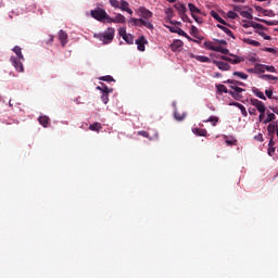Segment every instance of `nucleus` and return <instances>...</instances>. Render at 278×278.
Masks as SVG:
<instances>
[{
  "label": "nucleus",
  "mask_w": 278,
  "mask_h": 278,
  "mask_svg": "<svg viewBox=\"0 0 278 278\" xmlns=\"http://www.w3.org/2000/svg\"><path fill=\"white\" fill-rule=\"evenodd\" d=\"M13 52L15 53L16 56H11L10 62L12 66H14L15 71H17V73H23L25 71V68L23 67V62H25V56L23 55V51L21 47L15 46L13 48Z\"/></svg>",
  "instance_id": "f257e3e1"
},
{
  "label": "nucleus",
  "mask_w": 278,
  "mask_h": 278,
  "mask_svg": "<svg viewBox=\"0 0 278 278\" xmlns=\"http://www.w3.org/2000/svg\"><path fill=\"white\" fill-rule=\"evenodd\" d=\"M90 14L92 16V18H94L96 21H99L100 23H109L110 21V15L108 14V12H105V9L102 8H96L94 10L90 11Z\"/></svg>",
  "instance_id": "f03ea898"
},
{
  "label": "nucleus",
  "mask_w": 278,
  "mask_h": 278,
  "mask_svg": "<svg viewBox=\"0 0 278 278\" xmlns=\"http://www.w3.org/2000/svg\"><path fill=\"white\" fill-rule=\"evenodd\" d=\"M128 23L135 27H146L147 29H153V24L149 20L131 17Z\"/></svg>",
  "instance_id": "7ed1b4c3"
},
{
  "label": "nucleus",
  "mask_w": 278,
  "mask_h": 278,
  "mask_svg": "<svg viewBox=\"0 0 278 278\" xmlns=\"http://www.w3.org/2000/svg\"><path fill=\"white\" fill-rule=\"evenodd\" d=\"M103 45H110L114 40V28H108L103 34L97 36Z\"/></svg>",
  "instance_id": "20e7f679"
},
{
  "label": "nucleus",
  "mask_w": 278,
  "mask_h": 278,
  "mask_svg": "<svg viewBox=\"0 0 278 278\" xmlns=\"http://www.w3.org/2000/svg\"><path fill=\"white\" fill-rule=\"evenodd\" d=\"M250 103H251V105L256 108L257 112H266V104H264V102H262L255 98H252V99H250Z\"/></svg>",
  "instance_id": "39448f33"
},
{
  "label": "nucleus",
  "mask_w": 278,
  "mask_h": 278,
  "mask_svg": "<svg viewBox=\"0 0 278 278\" xmlns=\"http://www.w3.org/2000/svg\"><path fill=\"white\" fill-rule=\"evenodd\" d=\"M135 45H137L138 51H146L144 45H149V41L144 36H140L138 39H136Z\"/></svg>",
  "instance_id": "423d86ee"
},
{
  "label": "nucleus",
  "mask_w": 278,
  "mask_h": 278,
  "mask_svg": "<svg viewBox=\"0 0 278 278\" xmlns=\"http://www.w3.org/2000/svg\"><path fill=\"white\" fill-rule=\"evenodd\" d=\"M138 12L140 13V16H142L146 21H149V18H153V12L144 7H140L138 9Z\"/></svg>",
  "instance_id": "0eeeda50"
},
{
  "label": "nucleus",
  "mask_w": 278,
  "mask_h": 278,
  "mask_svg": "<svg viewBox=\"0 0 278 278\" xmlns=\"http://www.w3.org/2000/svg\"><path fill=\"white\" fill-rule=\"evenodd\" d=\"M213 64H215V66H217V68H219V71H230L231 70V65H229L228 63H225L223 61L213 60Z\"/></svg>",
  "instance_id": "6e6552de"
},
{
  "label": "nucleus",
  "mask_w": 278,
  "mask_h": 278,
  "mask_svg": "<svg viewBox=\"0 0 278 278\" xmlns=\"http://www.w3.org/2000/svg\"><path fill=\"white\" fill-rule=\"evenodd\" d=\"M254 9L256 12H258V14H262L263 16H275V13L271 10H265L260 5H254Z\"/></svg>",
  "instance_id": "1a4fd4ad"
},
{
  "label": "nucleus",
  "mask_w": 278,
  "mask_h": 278,
  "mask_svg": "<svg viewBox=\"0 0 278 278\" xmlns=\"http://www.w3.org/2000/svg\"><path fill=\"white\" fill-rule=\"evenodd\" d=\"M59 40H60L62 47H66V43L68 42V34H66V31L61 29L59 31Z\"/></svg>",
  "instance_id": "9d476101"
},
{
  "label": "nucleus",
  "mask_w": 278,
  "mask_h": 278,
  "mask_svg": "<svg viewBox=\"0 0 278 278\" xmlns=\"http://www.w3.org/2000/svg\"><path fill=\"white\" fill-rule=\"evenodd\" d=\"M38 123L41 124L42 127L47 128L51 123V118H49L47 115H41L38 117Z\"/></svg>",
  "instance_id": "9b49d317"
},
{
  "label": "nucleus",
  "mask_w": 278,
  "mask_h": 278,
  "mask_svg": "<svg viewBox=\"0 0 278 278\" xmlns=\"http://www.w3.org/2000/svg\"><path fill=\"white\" fill-rule=\"evenodd\" d=\"M267 134L270 140H275V134H277V126H275V124H269L267 126Z\"/></svg>",
  "instance_id": "f8f14e48"
},
{
  "label": "nucleus",
  "mask_w": 278,
  "mask_h": 278,
  "mask_svg": "<svg viewBox=\"0 0 278 278\" xmlns=\"http://www.w3.org/2000/svg\"><path fill=\"white\" fill-rule=\"evenodd\" d=\"M126 18L125 15L118 13L115 18H112L109 16V22L108 23H125Z\"/></svg>",
  "instance_id": "ddd939ff"
},
{
  "label": "nucleus",
  "mask_w": 278,
  "mask_h": 278,
  "mask_svg": "<svg viewBox=\"0 0 278 278\" xmlns=\"http://www.w3.org/2000/svg\"><path fill=\"white\" fill-rule=\"evenodd\" d=\"M236 59H231L229 56L222 55L220 60H224V62H229L230 64H240L242 60L240 58L235 56Z\"/></svg>",
  "instance_id": "4468645a"
},
{
  "label": "nucleus",
  "mask_w": 278,
  "mask_h": 278,
  "mask_svg": "<svg viewBox=\"0 0 278 278\" xmlns=\"http://www.w3.org/2000/svg\"><path fill=\"white\" fill-rule=\"evenodd\" d=\"M242 42H244V45H251V47H262L260 41L253 40L251 38H243Z\"/></svg>",
  "instance_id": "2eb2a0df"
},
{
  "label": "nucleus",
  "mask_w": 278,
  "mask_h": 278,
  "mask_svg": "<svg viewBox=\"0 0 278 278\" xmlns=\"http://www.w3.org/2000/svg\"><path fill=\"white\" fill-rule=\"evenodd\" d=\"M211 16L215 18L217 23H220L222 25H227V22L220 17V15L216 11H211Z\"/></svg>",
  "instance_id": "dca6fc26"
},
{
  "label": "nucleus",
  "mask_w": 278,
  "mask_h": 278,
  "mask_svg": "<svg viewBox=\"0 0 278 278\" xmlns=\"http://www.w3.org/2000/svg\"><path fill=\"white\" fill-rule=\"evenodd\" d=\"M252 92L253 94H255V97H257L258 99H262L263 101H266V96H264V92L262 90H260L256 87L252 88Z\"/></svg>",
  "instance_id": "f3484780"
},
{
  "label": "nucleus",
  "mask_w": 278,
  "mask_h": 278,
  "mask_svg": "<svg viewBox=\"0 0 278 278\" xmlns=\"http://www.w3.org/2000/svg\"><path fill=\"white\" fill-rule=\"evenodd\" d=\"M101 129H103V126L99 122H96V123L89 125L90 131H97V134H99V131H101Z\"/></svg>",
  "instance_id": "a211bd4d"
},
{
  "label": "nucleus",
  "mask_w": 278,
  "mask_h": 278,
  "mask_svg": "<svg viewBox=\"0 0 278 278\" xmlns=\"http://www.w3.org/2000/svg\"><path fill=\"white\" fill-rule=\"evenodd\" d=\"M175 10L178 11L179 16H181V14H185L186 12H188V9H186V5L181 4V3H176L174 4Z\"/></svg>",
  "instance_id": "6ab92c4d"
},
{
  "label": "nucleus",
  "mask_w": 278,
  "mask_h": 278,
  "mask_svg": "<svg viewBox=\"0 0 278 278\" xmlns=\"http://www.w3.org/2000/svg\"><path fill=\"white\" fill-rule=\"evenodd\" d=\"M181 47H184V41L181 40H175L172 46L170 49L172 51H179V49H181Z\"/></svg>",
  "instance_id": "aec40b11"
},
{
  "label": "nucleus",
  "mask_w": 278,
  "mask_h": 278,
  "mask_svg": "<svg viewBox=\"0 0 278 278\" xmlns=\"http://www.w3.org/2000/svg\"><path fill=\"white\" fill-rule=\"evenodd\" d=\"M218 29H222V31L226 33L227 36H230V38L236 39V37L233 36V33L231 31V29L227 28L224 25L217 24Z\"/></svg>",
  "instance_id": "412c9836"
},
{
  "label": "nucleus",
  "mask_w": 278,
  "mask_h": 278,
  "mask_svg": "<svg viewBox=\"0 0 278 278\" xmlns=\"http://www.w3.org/2000/svg\"><path fill=\"white\" fill-rule=\"evenodd\" d=\"M255 21H257L258 23H264L265 25H268V26L278 25V21H267V20L258 18V17H255Z\"/></svg>",
  "instance_id": "4be33fe9"
},
{
  "label": "nucleus",
  "mask_w": 278,
  "mask_h": 278,
  "mask_svg": "<svg viewBox=\"0 0 278 278\" xmlns=\"http://www.w3.org/2000/svg\"><path fill=\"white\" fill-rule=\"evenodd\" d=\"M102 87H97V90H100L102 94H110V92H113V89H109L108 86L103 83H101Z\"/></svg>",
  "instance_id": "5701e85b"
},
{
  "label": "nucleus",
  "mask_w": 278,
  "mask_h": 278,
  "mask_svg": "<svg viewBox=\"0 0 278 278\" xmlns=\"http://www.w3.org/2000/svg\"><path fill=\"white\" fill-rule=\"evenodd\" d=\"M192 131L195 136H202L204 138L207 136V130L203 128H193Z\"/></svg>",
  "instance_id": "b1692460"
},
{
  "label": "nucleus",
  "mask_w": 278,
  "mask_h": 278,
  "mask_svg": "<svg viewBox=\"0 0 278 278\" xmlns=\"http://www.w3.org/2000/svg\"><path fill=\"white\" fill-rule=\"evenodd\" d=\"M188 8L191 12V16H194V14H201V10L199 8H197V5L189 3Z\"/></svg>",
  "instance_id": "393cba45"
},
{
  "label": "nucleus",
  "mask_w": 278,
  "mask_h": 278,
  "mask_svg": "<svg viewBox=\"0 0 278 278\" xmlns=\"http://www.w3.org/2000/svg\"><path fill=\"white\" fill-rule=\"evenodd\" d=\"M233 105L241 111L242 116H249V113L247 112V108H244V105L238 102L233 103Z\"/></svg>",
  "instance_id": "a878e982"
},
{
  "label": "nucleus",
  "mask_w": 278,
  "mask_h": 278,
  "mask_svg": "<svg viewBox=\"0 0 278 278\" xmlns=\"http://www.w3.org/2000/svg\"><path fill=\"white\" fill-rule=\"evenodd\" d=\"M218 116H211L207 119L204 121V123H212L213 127H216V125L218 124Z\"/></svg>",
  "instance_id": "bb28decb"
},
{
  "label": "nucleus",
  "mask_w": 278,
  "mask_h": 278,
  "mask_svg": "<svg viewBox=\"0 0 278 278\" xmlns=\"http://www.w3.org/2000/svg\"><path fill=\"white\" fill-rule=\"evenodd\" d=\"M261 79H264L265 81H267V79H269L271 81H278V77L273 76L270 74H263V75H261Z\"/></svg>",
  "instance_id": "cd10ccee"
},
{
  "label": "nucleus",
  "mask_w": 278,
  "mask_h": 278,
  "mask_svg": "<svg viewBox=\"0 0 278 278\" xmlns=\"http://www.w3.org/2000/svg\"><path fill=\"white\" fill-rule=\"evenodd\" d=\"M268 147V155H275V140H269Z\"/></svg>",
  "instance_id": "c85d7f7f"
},
{
  "label": "nucleus",
  "mask_w": 278,
  "mask_h": 278,
  "mask_svg": "<svg viewBox=\"0 0 278 278\" xmlns=\"http://www.w3.org/2000/svg\"><path fill=\"white\" fill-rule=\"evenodd\" d=\"M128 9H129V2L125 0H121L119 10H122V12H126Z\"/></svg>",
  "instance_id": "c756f323"
},
{
  "label": "nucleus",
  "mask_w": 278,
  "mask_h": 278,
  "mask_svg": "<svg viewBox=\"0 0 278 278\" xmlns=\"http://www.w3.org/2000/svg\"><path fill=\"white\" fill-rule=\"evenodd\" d=\"M195 60L198 62L207 63V64H210V62H212V60L210 58L203 56V55H197Z\"/></svg>",
  "instance_id": "7c9ffc66"
},
{
  "label": "nucleus",
  "mask_w": 278,
  "mask_h": 278,
  "mask_svg": "<svg viewBox=\"0 0 278 278\" xmlns=\"http://www.w3.org/2000/svg\"><path fill=\"white\" fill-rule=\"evenodd\" d=\"M240 16L248 18V21H253V14H251L249 11H241Z\"/></svg>",
  "instance_id": "2f4dec72"
},
{
  "label": "nucleus",
  "mask_w": 278,
  "mask_h": 278,
  "mask_svg": "<svg viewBox=\"0 0 278 278\" xmlns=\"http://www.w3.org/2000/svg\"><path fill=\"white\" fill-rule=\"evenodd\" d=\"M205 49H208L210 51H216L217 46H214V42L212 41H205L204 42Z\"/></svg>",
  "instance_id": "473e14b6"
},
{
  "label": "nucleus",
  "mask_w": 278,
  "mask_h": 278,
  "mask_svg": "<svg viewBox=\"0 0 278 278\" xmlns=\"http://www.w3.org/2000/svg\"><path fill=\"white\" fill-rule=\"evenodd\" d=\"M123 40H125L127 45H134V35L131 34L124 35Z\"/></svg>",
  "instance_id": "72a5a7b5"
},
{
  "label": "nucleus",
  "mask_w": 278,
  "mask_h": 278,
  "mask_svg": "<svg viewBox=\"0 0 278 278\" xmlns=\"http://www.w3.org/2000/svg\"><path fill=\"white\" fill-rule=\"evenodd\" d=\"M275 118H277L275 113H267V118L263 123L265 125H267V123H273V121H275Z\"/></svg>",
  "instance_id": "f704fd0d"
},
{
  "label": "nucleus",
  "mask_w": 278,
  "mask_h": 278,
  "mask_svg": "<svg viewBox=\"0 0 278 278\" xmlns=\"http://www.w3.org/2000/svg\"><path fill=\"white\" fill-rule=\"evenodd\" d=\"M215 51L217 53H224V55H229V49L227 48H223L220 46H217V48L215 49Z\"/></svg>",
  "instance_id": "c9c22d12"
},
{
  "label": "nucleus",
  "mask_w": 278,
  "mask_h": 278,
  "mask_svg": "<svg viewBox=\"0 0 278 278\" xmlns=\"http://www.w3.org/2000/svg\"><path fill=\"white\" fill-rule=\"evenodd\" d=\"M174 118H176V121H184V118H186V113L180 114L178 111H175Z\"/></svg>",
  "instance_id": "e433bc0d"
},
{
  "label": "nucleus",
  "mask_w": 278,
  "mask_h": 278,
  "mask_svg": "<svg viewBox=\"0 0 278 278\" xmlns=\"http://www.w3.org/2000/svg\"><path fill=\"white\" fill-rule=\"evenodd\" d=\"M235 77H240V79H249V75L242 73V72H233Z\"/></svg>",
  "instance_id": "4c0bfd02"
},
{
  "label": "nucleus",
  "mask_w": 278,
  "mask_h": 278,
  "mask_svg": "<svg viewBox=\"0 0 278 278\" xmlns=\"http://www.w3.org/2000/svg\"><path fill=\"white\" fill-rule=\"evenodd\" d=\"M228 94H231L236 99V101H242V94L236 91H229Z\"/></svg>",
  "instance_id": "58836bf2"
},
{
  "label": "nucleus",
  "mask_w": 278,
  "mask_h": 278,
  "mask_svg": "<svg viewBox=\"0 0 278 278\" xmlns=\"http://www.w3.org/2000/svg\"><path fill=\"white\" fill-rule=\"evenodd\" d=\"M165 14H166V16H167V21H172V20H173V16H174V14H173V8H167V9L165 10Z\"/></svg>",
  "instance_id": "ea45409f"
},
{
  "label": "nucleus",
  "mask_w": 278,
  "mask_h": 278,
  "mask_svg": "<svg viewBox=\"0 0 278 278\" xmlns=\"http://www.w3.org/2000/svg\"><path fill=\"white\" fill-rule=\"evenodd\" d=\"M110 5H112V8H115L117 10H119L121 8V2L118 0H109Z\"/></svg>",
  "instance_id": "a19ab883"
},
{
  "label": "nucleus",
  "mask_w": 278,
  "mask_h": 278,
  "mask_svg": "<svg viewBox=\"0 0 278 278\" xmlns=\"http://www.w3.org/2000/svg\"><path fill=\"white\" fill-rule=\"evenodd\" d=\"M170 31L176 33L178 36H184V38H188V34L185 33L181 28H177V30L170 29Z\"/></svg>",
  "instance_id": "79ce46f5"
},
{
  "label": "nucleus",
  "mask_w": 278,
  "mask_h": 278,
  "mask_svg": "<svg viewBox=\"0 0 278 278\" xmlns=\"http://www.w3.org/2000/svg\"><path fill=\"white\" fill-rule=\"evenodd\" d=\"M216 88L218 92H225V94H229V90H227V87L225 85H217Z\"/></svg>",
  "instance_id": "37998d69"
},
{
  "label": "nucleus",
  "mask_w": 278,
  "mask_h": 278,
  "mask_svg": "<svg viewBox=\"0 0 278 278\" xmlns=\"http://www.w3.org/2000/svg\"><path fill=\"white\" fill-rule=\"evenodd\" d=\"M255 34H258V36H262V38H264V40H271V37L266 35V33H264L262 30H255Z\"/></svg>",
  "instance_id": "c03bdc74"
},
{
  "label": "nucleus",
  "mask_w": 278,
  "mask_h": 278,
  "mask_svg": "<svg viewBox=\"0 0 278 278\" xmlns=\"http://www.w3.org/2000/svg\"><path fill=\"white\" fill-rule=\"evenodd\" d=\"M256 73H266V67L264 64H256Z\"/></svg>",
  "instance_id": "a18cd8bd"
},
{
  "label": "nucleus",
  "mask_w": 278,
  "mask_h": 278,
  "mask_svg": "<svg viewBox=\"0 0 278 278\" xmlns=\"http://www.w3.org/2000/svg\"><path fill=\"white\" fill-rule=\"evenodd\" d=\"M190 34H191V36L197 38V36H199V28H197V26L192 25L191 29H190Z\"/></svg>",
  "instance_id": "49530a36"
},
{
  "label": "nucleus",
  "mask_w": 278,
  "mask_h": 278,
  "mask_svg": "<svg viewBox=\"0 0 278 278\" xmlns=\"http://www.w3.org/2000/svg\"><path fill=\"white\" fill-rule=\"evenodd\" d=\"M227 84H231L232 86H245L244 83L238 81V80H233V79H228Z\"/></svg>",
  "instance_id": "de8ad7c7"
},
{
  "label": "nucleus",
  "mask_w": 278,
  "mask_h": 278,
  "mask_svg": "<svg viewBox=\"0 0 278 278\" xmlns=\"http://www.w3.org/2000/svg\"><path fill=\"white\" fill-rule=\"evenodd\" d=\"M230 88L232 89V92H237L240 94V92H244V89H242L241 87H238L236 85L230 86Z\"/></svg>",
  "instance_id": "09e8293b"
},
{
  "label": "nucleus",
  "mask_w": 278,
  "mask_h": 278,
  "mask_svg": "<svg viewBox=\"0 0 278 278\" xmlns=\"http://www.w3.org/2000/svg\"><path fill=\"white\" fill-rule=\"evenodd\" d=\"M101 99L102 102L106 105V103L110 101V93H102Z\"/></svg>",
  "instance_id": "8fccbe9b"
},
{
  "label": "nucleus",
  "mask_w": 278,
  "mask_h": 278,
  "mask_svg": "<svg viewBox=\"0 0 278 278\" xmlns=\"http://www.w3.org/2000/svg\"><path fill=\"white\" fill-rule=\"evenodd\" d=\"M179 16H180L181 21H184V23H192V21L190 20V17H188V15L186 13H182Z\"/></svg>",
  "instance_id": "3c124183"
},
{
  "label": "nucleus",
  "mask_w": 278,
  "mask_h": 278,
  "mask_svg": "<svg viewBox=\"0 0 278 278\" xmlns=\"http://www.w3.org/2000/svg\"><path fill=\"white\" fill-rule=\"evenodd\" d=\"M265 71L268 73H277V68H275L273 65H265Z\"/></svg>",
  "instance_id": "603ef678"
},
{
  "label": "nucleus",
  "mask_w": 278,
  "mask_h": 278,
  "mask_svg": "<svg viewBox=\"0 0 278 278\" xmlns=\"http://www.w3.org/2000/svg\"><path fill=\"white\" fill-rule=\"evenodd\" d=\"M100 80L101 81H115L114 77H112L110 75L100 77Z\"/></svg>",
  "instance_id": "864d4df0"
},
{
  "label": "nucleus",
  "mask_w": 278,
  "mask_h": 278,
  "mask_svg": "<svg viewBox=\"0 0 278 278\" xmlns=\"http://www.w3.org/2000/svg\"><path fill=\"white\" fill-rule=\"evenodd\" d=\"M254 29H256V31H258L257 29H260L261 31H266L268 28H266V26L262 25V24H258L256 23Z\"/></svg>",
  "instance_id": "5fc2aeb1"
},
{
  "label": "nucleus",
  "mask_w": 278,
  "mask_h": 278,
  "mask_svg": "<svg viewBox=\"0 0 278 278\" xmlns=\"http://www.w3.org/2000/svg\"><path fill=\"white\" fill-rule=\"evenodd\" d=\"M227 16H228V18L236 20V18H238V13H236V12H233V11H229V12L227 13Z\"/></svg>",
  "instance_id": "6e6d98bb"
},
{
  "label": "nucleus",
  "mask_w": 278,
  "mask_h": 278,
  "mask_svg": "<svg viewBox=\"0 0 278 278\" xmlns=\"http://www.w3.org/2000/svg\"><path fill=\"white\" fill-rule=\"evenodd\" d=\"M138 136H142V138H151L147 130H140L137 132Z\"/></svg>",
  "instance_id": "4d7b16f0"
},
{
  "label": "nucleus",
  "mask_w": 278,
  "mask_h": 278,
  "mask_svg": "<svg viewBox=\"0 0 278 278\" xmlns=\"http://www.w3.org/2000/svg\"><path fill=\"white\" fill-rule=\"evenodd\" d=\"M254 140H256L257 142H264V135L260 132L258 135L254 136Z\"/></svg>",
  "instance_id": "13d9d810"
},
{
  "label": "nucleus",
  "mask_w": 278,
  "mask_h": 278,
  "mask_svg": "<svg viewBox=\"0 0 278 278\" xmlns=\"http://www.w3.org/2000/svg\"><path fill=\"white\" fill-rule=\"evenodd\" d=\"M242 27H243L244 29H249V27H251V21L244 20V21H243V24H242Z\"/></svg>",
  "instance_id": "bf43d9fd"
},
{
  "label": "nucleus",
  "mask_w": 278,
  "mask_h": 278,
  "mask_svg": "<svg viewBox=\"0 0 278 278\" xmlns=\"http://www.w3.org/2000/svg\"><path fill=\"white\" fill-rule=\"evenodd\" d=\"M265 94H266L267 99H273V90L266 89Z\"/></svg>",
  "instance_id": "052dcab7"
},
{
  "label": "nucleus",
  "mask_w": 278,
  "mask_h": 278,
  "mask_svg": "<svg viewBox=\"0 0 278 278\" xmlns=\"http://www.w3.org/2000/svg\"><path fill=\"white\" fill-rule=\"evenodd\" d=\"M119 36H121L122 38H125V36H127V29L121 28V29H119Z\"/></svg>",
  "instance_id": "680f3d73"
},
{
  "label": "nucleus",
  "mask_w": 278,
  "mask_h": 278,
  "mask_svg": "<svg viewBox=\"0 0 278 278\" xmlns=\"http://www.w3.org/2000/svg\"><path fill=\"white\" fill-rule=\"evenodd\" d=\"M191 16L195 21V23H199V24L203 23V20L201 17H199L197 15H191Z\"/></svg>",
  "instance_id": "e2e57ef3"
},
{
  "label": "nucleus",
  "mask_w": 278,
  "mask_h": 278,
  "mask_svg": "<svg viewBox=\"0 0 278 278\" xmlns=\"http://www.w3.org/2000/svg\"><path fill=\"white\" fill-rule=\"evenodd\" d=\"M266 116V112H260L258 121L262 123L264 121V117Z\"/></svg>",
  "instance_id": "0e129e2a"
},
{
  "label": "nucleus",
  "mask_w": 278,
  "mask_h": 278,
  "mask_svg": "<svg viewBox=\"0 0 278 278\" xmlns=\"http://www.w3.org/2000/svg\"><path fill=\"white\" fill-rule=\"evenodd\" d=\"M235 12H242V7L240 5H233Z\"/></svg>",
  "instance_id": "69168bd1"
},
{
  "label": "nucleus",
  "mask_w": 278,
  "mask_h": 278,
  "mask_svg": "<svg viewBox=\"0 0 278 278\" xmlns=\"http://www.w3.org/2000/svg\"><path fill=\"white\" fill-rule=\"evenodd\" d=\"M264 51L267 53H275V48H265Z\"/></svg>",
  "instance_id": "338daca9"
},
{
  "label": "nucleus",
  "mask_w": 278,
  "mask_h": 278,
  "mask_svg": "<svg viewBox=\"0 0 278 278\" xmlns=\"http://www.w3.org/2000/svg\"><path fill=\"white\" fill-rule=\"evenodd\" d=\"M219 45H227V41L224 39H217L216 40Z\"/></svg>",
  "instance_id": "774afa93"
}]
</instances>
